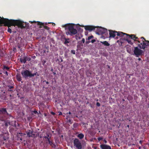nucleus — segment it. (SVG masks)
Segmentation results:
<instances>
[{
    "label": "nucleus",
    "mask_w": 149,
    "mask_h": 149,
    "mask_svg": "<svg viewBox=\"0 0 149 149\" xmlns=\"http://www.w3.org/2000/svg\"><path fill=\"white\" fill-rule=\"evenodd\" d=\"M3 18L7 19V21H6V22L1 24L0 26H1L2 24H4V25L5 26H8V32L10 33H11L12 32V30L9 28L11 26H17L18 27L21 29L25 28L26 26V23H24V22L20 20L9 19H8L4 18Z\"/></svg>",
    "instance_id": "obj_1"
},
{
    "label": "nucleus",
    "mask_w": 149,
    "mask_h": 149,
    "mask_svg": "<svg viewBox=\"0 0 149 149\" xmlns=\"http://www.w3.org/2000/svg\"><path fill=\"white\" fill-rule=\"evenodd\" d=\"M65 26L68 28V31L66 32V34L72 36L76 34L77 33V30L74 28L73 24H68L66 25Z\"/></svg>",
    "instance_id": "obj_2"
},
{
    "label": "nucleus",
    "mask_w": 149,
    "mask_h": 149,
    "mask_svg": "<svg viewBox=\"0 0 149 149\" xmlns=\"http://www.w3.org/2000/svg\"><path fill=\"white\" fill-rule=\"evenodd\" d=\"M21 74L23 77L26 78L28 77H34L37 75V72H36L32 74L29 70H26L21 72Z\"/></svg>",
    "instance_id": "obj_3"
},
{
    "label": "nucleus",
    "mask_w": 149,
    "mask_h": 149,
    "mask_svg": "<svg viewBox=\"0 0 149 149\" xmlns=\"http://www.w3.org/2000/svg\"><path fill=\"white\" fill-rule=\"evenodd\" d=\"M74 145L78 149H81L82 145L79 140L77 139H75L74 140Z\"/></svg>",
    "instance_id": "obj_4"
},
{
    "label": "nucleus",
    "mask_w": 149,
    "mask_h": 149,
    "mask_svg": "<svg viewBox=\"0 0 149 149\" xmlns=\"http://www.w3.org/2000/svg\"><path fill=\"white\" fill-rule=\"evenodd\" d=\"M149 45V42L148 41L146 40L145 42L143 41V42L141 43L138 45L139 47L141 49H144L146 46Z\"/></svg>",
    "instance_id": "obj_5"
},
{
    "label": "nucleus",
    "mask_w": 149,
    "mask_h": 149,
    "mask_svg": "<svg viewBox=\"0 0 149 149\" xmlns=\"http://www.w3.org/2000/svg\"><path fill=\"white\" fill-rule=\"evenodd\" d=\"M98 34L106 35L108 33L107 30V29L102 28V27H99L98 29V32L97 33Z\"/></svg>",
    "instance_id": "obj_6"
},
{
    "label": "nucleus",
    "mask_w": 149,
    "mask_h": 149,
    "mask_svg": "<svg viewBox=\"0 0 149 149\" xmlns=\"http://www.w3.org/2000/svg\"><path fill=\"white\" fill-rule=\"evenodd\" d=\"M134 52L135 55L136 57H138V56L141 55L142 53V50L139 49L137 47L134 48Z\"/></svg>",
    "instance_id": "obj_7"
},
{
    "label": "nucleus",
    "mask_w": 149,
    "mask_h": 149,
    "mask_svg": "<svg viewBox=\"0 0 149 149\" xmlns=\"http://www.w3.org/2000/svg\"><path fill=\"white\" fill-rule=\"evenodd\" d=\"M96 28V26L90 25L86 26H84V29L86 30L90 31L92 30H95Z\"/></svg>",
    "instance_id": "obj_8"
},
{
    "label": "nucleus",
    "mask_w": 149,
    "mask_h": 149,
    "mask_svg": "<svg viewBox=\"0 0 149 149\" xmlns=\"http://www.w3.org/2000/svg\"><path fill=\"white\" fill-rule=\"evenodd\" d=\"M26 132L27 136L29 137H36V134L33 133V131L32 130H28Z\"/></svg>",
    "instance_id": "obj_9"
},
{
    "label": "nucleus",
    "mask_w": 149,
    "mask_h": 149,
    "mask_svg": "<svg viewBox=\"0 0 149 149\" xmlns=\"http://www.w3.org/2000/svg\"><path fill=\"white\" fill-rule=\"evenodd\" d=\"M116 33L117 35L118 36H120L122 37H124V38H125L126 36H128V37H130V36L129 34L123 33L121 32H117Z\"/></svg>",
    "instance_id": "obj_10"
},
{
    "label": "nucleus",
    "mask_w": 149,
    "mask_h": 149,
    "mask_svg": "<svg viewBox=\"0 0 149 149\" xmlns=\"http://www.w3.org/2000/svg\"><path fill=\"white\" fill-rule=\"evenodd\" d=\"M109 38H114L116 36L117 31L109 30Z\"/></svg>",
    "instance_id": "obj_11"
},
{
    "label": "nucleus",
    "mask_w": 149,
    "mask_h": 149,
    "mask_svg": "<svg viewBox=\"0 0 149 149\" xmlns=\"http://www.w3.org/2000/svg\"><path fill=\"white\" fill-rule=\"evenodd\" d=\"M6 87L8 88H6L7 92H10L11 93L14 92V90L13 89L14 88V86L10 85H7Z\"/></svg>",
    "instance_id": "obj_12"
},
{
    "label": "nucleus",
    "mask_w": 149,
    "mask_h": 149,
    "mask_svg": "<svg viewBox=\"0 0 149 149\" xmlns=\"http://www.w3.org/2000/svg\"><path fill=\"white\" fill-rule=\"evenodd\" d=\"M7 114V115L9 114L7 112L6 109V108H2L0 109V114Z\"/></svg>",
    "instance_id": "obj_13"
},
{
    "label": "nucleus",
    "mask_w": 149,
    "mask_h": 149,
    "mask_svg": "<svg viewBox=\"0 0 149 149\" xmlns=\"http://www.w3.org/2000/svg\"><path fill=\"white\" fill-rule=\"evenodd\" d=\"M100 147L102 149H111L109 146L106 144H101L100 145Z\"/></svg>",
    "instance_id": "obj_14"
},
{
    "label": "nucleus",
    "mask_w": 149,
    "mask_h": 149,
    "mask_svg": "<svg viewBox=\"0 0 149 149\" xmlns=\"http://www.w3.org/2000/svg\"><path fill=\"white\" fill-rule=\"evenodd\" d=\"M37 24L38 25L40 26L39 27L40 28L42 27L41 26H43L44 27V28L47 30H49V27L47 26H44V23L41 22H37Z\"/></svg>",
    "instance_id": "obj_15"
},
{
    "label": "nucleus",
    "mask_w": 149,
    "mask_h": 149,
    "mask_svg": "<svg viewBox=\"0 0 149 149\" xmlns=\"http://www.w3.org/2000/svg\"><path fill=\"white\" fill-rule=\"evenodd\" d=\"M7 21V19L3 18V17H0V25L3 23L6 22Z\"/></svg>",
    "instance_id": "obj_16"
},
{
    "label": "nucleus",
    "mask_w": 149,
    "mask_h": 149,
    "mask_svg": "<svg viewBox=\"0 0 149 149\" xmlns=\"http://www.w3.org/2000/svg\"><path fill=\"white\" fill-rule=\"evenodd\" d=\"M129 36L130 37H128V36H127V37L128 38H130V39H132L134 40V39H138V37H136L134 35H129Z\"/></svg>",
    "instance_id": "obj_17"
},
{
    "label": "nucleus",
    "mask_w": 149,
    "mask_h": 149,
    "mask_svg": "<svg viewBox=\"0 0 149 149\" xmlns=\"http://www.w3.org/2000/svg\"><path fill=\"white\" fill-rule=\"evenodd\" d=\"M101 42L105 46H109L110 44L108 42L106 41H104L103 42Z\"/></svg>",
    "instance_id": "obj_18"
},
{
    "label": "nucleus",
    "mask_w": 149,
    "mask_h": 149,
    "mask_svg": "<svg viewBox=\"0 0 149 149\" xmlns=\"http://www.w3.org/2000/svg\"><path fill=\"white\" fill-rule=\"evenodd\" d=\"M77 136L80 139H82L84 138V135L82 133H80L77 135Z\"/></svg>",
    "instance_id": "obj_19"
},
{
    "label": "nucleus",
    "mask_w": 149,
    "mask_h": 149,
    "mask_svg": "<svg viewBox=\"0 0 149 149\" xmlns=\"http://www.w3.org/2000/svg\"><path fill=\"white\" fill-rule=\"evenodd\" d=\"M125 38V40H126V41H127V42H128L129 44H132V42L131 40L130 39V38H127V36H126Z\"/></svg>",
    "instance_id": "obj_20"
},
{
    "label": "nucleus",
    "mask_w": 149,
    "mask_h": 149,
    "mask_svg": "<svg viewBox=\"0 0 149 149\" xmlns=\"http://www.w3.org/2000/svg\"><path fill=\"white\" fill-rule=\"evenodd\" d=\"M16 78L18 81H20L22 80L21 77L19 75H17Z\"/></svg>",
    "instance_id": "obj_21"
},
{
    "label": "nucleus",
    "mask_w": 149,
    "mask_h": 149,
    "mask_svg": "<svg viewBox=\"0 0 149 149\" xmlns=\"http://www.w3.org/2000/svg\"><path fill=\"white\" fill-rule=\"evenodd\" d=\"M8 125H11V122L9 120H7L5 123V125L6 126H8Z\"/></svg>",
    "instance_id": "obj_22"
},
{
    "label": "nucleus",
    "mask_w": 149,
    "mask_h": 149,
    "mask_svg": "<svg viewBox=\"0 0 149 149\" xmlns=\"http://www.w3.org/2000/svg\"><path fill=\"white\" fill-rule=\"evenodd\" d=\"M20 61L22 63H25L26 62V60L25 59V57H24L22 58H20Z\"/></svg>",
    "instance_id": "obj_23"
},
{
    "label": "nucleus",
    "mask_w": 149,
    "mask_h": 149,
    "mask_svg": "<svg viewBox=\"0 0 149 149\" xmlns=\"http://www.w3.org/2000/svg\"><path fill=\"white\" fill-rule=\"evenodd\" d=\"M64 39L65 40L64 42L65 44H66L67 43H69V42L68 41V40H69V38L67 39L65 38Z\"/></svg>",
    "instance_id": "obj_24"
},
{
    "label": "nucleus",
    "mask_w": 149,
    "mask_h": 149,
    "mask_svg": "<svg viewBox=\"0 0 149 149\" xmlns=\"http://www.w3.org/2000/svg\"><path fill=\"white\" fill-rule=\"evenodd\" d=\"M26 60V61H29L31 60V58L29 57L28 56H25V57Z\"/></svg>",
    "instance_id": "obj_25"
},
{
    "label": "nucleus",
    "mask_w": 149,
    "mask_h": 149,
    "mask_svg": "<svg viewBox=\"0 0 149 149\" xmlns=\"http://www.w3.org/2000/svg\"><path fill=\"white\" fill-rule=\"evenodd\" d=\"M9 68L8 66H6L5 65H4L3 66V69L4 70V69H6L7 70H8L9 69Z\"/></svg>",
    "instance_id": "obj_26"
},
{
    "label": "nucleus",
    "mask_w": 149,
    "mask_h": 149,
    "mask_svg": "<svg viewBox=\"0 0 149 149\" xmlns=\"http://www.w3.org/2000/svg\"><path fill=\"white\" fill-rule=\"evenodd\" d=\"M53 141H50L48 142V143L50 146H52L53 143Z\"/></svg>",
    "instance_id": "obj_27"
},
{
    "label": "nucleus",
    "mask_w": 149,
    "mask_h": 149,
    "mask_svg": "<svg viewBox=\"0 0 149 149\" xmlns=\"http://www.w3.org/2000/svg\"><path fill=\"white\" fill-rule=\"evenodd\" d=\"M93 38V36L92 35H91L90 36H89L88 38V40H89L91 39L92 38Z\"/></svg>",
    "instance_id": "obj_28"
},
{
    "label": "nucleus",
    "mask_w": 149,
    "mask_h": 149,
    "mask_svg": "<svg viewBox=\"0 0 149 149\" xmlns=\"http://www.w3.org/2000/svg\"><path fill=\"white\" fill-rule=\"evenodd\" d=\"M50 137L49 138H48L47 139L45 140L46 143H47L48 142H49V141H50Z\"/></svg>",
    "instance_id": "obj_29"
},
{
    "label": "nucleus",
    "mask_w": 149,
    "mask_h": 149,
    "mask_svg": "<svg viewBox=\"0 0 149 149\" xmlns=\"http://www.w3.org/2000/svg\"><path fill=\"white\" fill-rule=\"evenodd\" d=\"M141 39H142V42H143H143H145L146 40V39L143 37H141Z\"/></svg>",
    "instance_id": "obj_30"
},
{
    "label": "nucleus",
    "mask_w": 149,
    "mask_h": 149,
    "mask_svg": "<svg viewBox=\"0 0 149 149\" xmlns=\"http://www.w3.org/2000/svg\"><path fill=\"white\" fill-rule=\"evenodd\" d=\"M75 51L74 50H72L71 51V53L72 54H75Z\"/></svg>",
    "instance_id": "obj_31"
},
{
    "label": "nucleus",
    "mask_w": 149,
    "mask_h": 149,
    "mask_svg": "<svg viewBox=\"0 0 149 149\" xmlns=\"http://www.w3.org/2000/svg\"><path fill=\"white\" fill-rule=\"evenodd\" d=\"M103 139V138L102 137H99L97 138L98 140L99 141H100L101 140H102Z\"/></svg>",
    "instance_id": "obj_32"
},
{
    "label": "nucleus",
    "mask_w": 149,
    "mask_h": 149,
    "mask_svg": "<svg viewBox=\"0 0 149 149\" xmlns=\"http://www.w3.org/2000/svg\"><path fill=\"white\" fill-rule=\"evenodd\" d=\"M96 105L97 106L99 107H100V104L99 102H97L96 103Z\"/></svg>",
    "instance_id": "obj_33"
},
{
    "label": "nucleus",
    "mask_w": 149,
    "mask_h": 149,
    "mask_svg": "<svg viewBox=\"0 0 149 149\" xmlns=\"http://www.w3.org/2000/svg\"><path fill=\"white\" fill-rule=\"evenodd\" d=\"M95 39H93V40H91V42L92 43H93L94 42H95Z\"/></svg>",
    "instance_id": "obj_34"
},
{
    "label": "nucleus",
    "mask_w": 149,
    "mask_h": 149,
    "mask_svg": "<svg viewBox=\"0 0 149 149\" xmlns=\"http://www.w3.org/2000/svg\"><path fill=\"white\" fill-rule=\"evenodd\" d=\"M33 112L35 113V114H36L38 113V112L36 110H34L33 111Z\"/></svg>",
    "instance_id": "obj_35"
},
{
    "label": "nucleus",
    "mask_w": 149,
    "mask_h": 149,
    "mask_svg": "<svg viewBox=\"0 0 149 149\" xmlns=\"http://www.w3.org/2000/svg\"><path fill=\"white\" fill-rule=\"evenodd\" d=\"M43 138L45 139H46V140L48 138L47 137V136H44Z\"/></svg>",
    "instance_id": "obj_36"
},
{
    "label": "nucleus",
    "mask_w": 149,
    "mask_h": 149,
    "mask_svg": "<svg viewBox=\"0 0 149 149\" xmlns=\"http://www.w3.org/2000/svg\"><path fill=\"white\" fill-rule=\"evenodd\" d=\"M46 82V84H49V82H48V81H46V80H45V81H43V82Z\"/></svg>",
    "instance_id": "obj_37"
},
{
    "label": "nucleus",
    "mask_w": 149,
    "mask_h": 149,
    "mask_svg": "<svg viewBox=\"0 0 149 149\" xmlns=\"http://www.w3.org/2000/svg\"><path fill=\"white\" fill-rule=\"evenodd\" d=\"M82 41L83 43H84L85 40L84 38H83L82 39Z\"/></svg>",
    "instance_id": "obj_38"
},
{
    "label": "nucleus",
    "mask_w": 149,
    "mask_h": 149,
    "mask_svg": "<svg viewBox=\"0 0 149 149\" xmlns=\"http://www.w3.org/2000/svg\"><path fill=\"white\" fill-rule=\"evenodd\" d=\"M51 114H52V115H55V113L54 112H51Z\"/></svg>",
    "instance_id": "obj_39"
},
{
    "label": "nucleus",
    "mask_w": 149,
    "mask_h": 149,
    "mask_svg": "<svg viewBox=\"0 0 149 149\" xmlns=\"http://www.w3.org/2000/svg\"><path fill=\"white\" fill-rule=\"evenodd\" d=\"M62 113L61 112H60L59 113V115L60 116L62 115Z\"/></svg>",
    "instance_id": "obj_40"
},
{
    "label": "nucleus",
    "mask_w": 149,
    "mask_h": 149,
    "mask_svg": "<svg viewBox=\"0 0 149 149\" xmlns=\"http://www.w3.org/2000/svg\"><path fill=\"white\" fill-rule=\"evenodd\" d=\"M52 146L53 147H55L56 146V145H55V144H54V143H53V145H52Z\"/></svg>",
    "instance_id": "obj_41"
},
{
    "label": "nucleus",
    "mask_w": 149,
    "mask_h": 149,
    "mask_svg": "<svg viewBox=\"0 0 149 149\" xmlns=\"http://www.w3.org/2000/svg\"><path fill=\"white\" fill-rule=\"evenodd\" d=\"M71 120L70 119H69L68 120V122H69L70 123V124H71Z\"/></svg>",
    "instance_id": "obj_42"
},
{
    "label": "nucleus",
    "mask_w": 149,
    "mask_h": 149,
    "mask_svg": "<svg viewBox=\"0 0 149 149\" xmlns=\"http://www.w3.org/2000/svg\"><path fill=\"white\" fill-rule=\"evenodd\" d=\"M90 42V41H86V43H87V44H88Z\"/></svg>",
    "instance_id": "obj_43"
},
{
    "label": "nucleus",
    "mask_w": 149,
    "mask_h": 149,
    "mask_svg": "<svg viewBox=\"0 0 149 149\" xmlns=\"http://www.w3.org/2000/svg\"><path fill=\"white\" fill-rule=\"evenodd\" d=\"M71 112L70 111H69L68 113H67V114H71Z\"/></svg>",
    "instance_id": "obj_44"
},
{
    "label": "nucleus",
    "mask_w": 149,
    "mask_h": 149,
    "mask_svg": "<svg viewBox=\"0 0 149 149\" xmlns=\"http://www.w3.org/2000/svg\"><path fill=\"white\" fill-rule=\"evenodd\" d=\"M6 74L7 75H8V72H7V71H6L5 72Z\"/></svg>",
    "instance_id": "obj_45"
},
{
    "label": "nucleus",
    "mask_w": 149,
    "mask_h": 149,
    "mask_svg": "<svg viewBox=\"0 0 149 149\" xmlns=\"http://www.w3.org/2000/svg\"><path fill=\"white\" fill-rule=\"evenodd\" d=\"M47 136V137L48 138H49V134H47V136Z\"/></svg>",
    "instance_id": "obj_46"
},
{
    "label": "nucleus",
    "mask_w": 149,
    "mask_h": 149,
    "mask_svg": "<svg viewBox=\"0 0 149 149\" xmlns=\"http://www.w3.org/2000/svg\"><path fill=\"white\" fill-rule=\"evenodd\" d=\"M52 23V25L53 26H55V23Z\"/></svg>",
    "instance_id": "obj_47"
},
{
    "label": "nucleus",
    "mask_w": 149,
    "mask_h": 149,
    "mask_svg": "<svg viewBox=\"0 0 149 149\" xmlns=\"http://www.w3.org/2000/svg\"><path fill=\"white\" fill-rule=\"evenodd\" d=\"M139 143H140V144H141L142 143V141H139Z\"/></svg>",
    "instance_id": "obj_48"
},
{
    "label": "nucleus",
    "mask_w": 149,
    "mask_h": 149,
    "mask_svg": "<svg viewBox=\"0 0 149 149\" xmlns=\"http://www.w3.org/2000/svg\"><path fill=\"white\" fill-rule=\"evenodd\" d=\"M53 73L54 75H55L56 74V73L55 72H53Z\"/></svg>",
    "instance_id": "obj_49"
},
{
    "label": "nucleus",
    "mask_w": 149,
    "mask_h": 149,
    "mask_svg": "<svg viewBox=\"0 0 149 149\" xmlns=\"http://www.w3.org/2000/svg\"><path fill=\"white\" fill-rule=\"evenodd\" d=\"M19 134H20L21 136H22L23 134L22 133H19Z\"/></svg>",
    "instance_id": "obj_50"
},
{
    "label": "nucleus",
    "mask_w": 149,
    "mask_h": 149,
    "mask_svg": "<svg viewBox=\"0 0 149 149\" xmlns=\"http://www.w3.org/2000/svg\"><path fill=\"white\" fill-rule=\"evenodd\" d=\"M104 141L105 143H107V141L106 140H104Z\"/></svg>",
    "instance_id": "obj_51"
},
{
    "label": "nucleus",
    "mask_w": 149,
    "mask_h": 149,
    "mask_svg": "<svg viewBox=\"0 0 149 149\" xmlns=\"http://www.w3.org/2000/svg\"><path fill=\"white\" fill-rule=\"evenodd\" d=\"M138 60H139V61H140V60H141V58H138Z\"/></svg>",
    "instance_id": "obj_52"
},
{
    "label": "nucleus",
    "mask_w": 149,
    "mask_h": 149,
    "mask_svg": "<svg viewBox=\"0 0 149 149\" xmlns=\"http://www.w3.org/2000/svg\"><path fill=\"white\" fill-rule=\"evenodd\" d=\"M127 126L128 128H129V125H127Z\"/></svg>",
    "instance_id": "obj_53"
},
{
    "label": "nucleus",
    "mask_w": 149,
    "mask_h": 149,
    "mask_svg": "<svg viewBox=\"0 0 149 149\" xmlns=\"http://www.w3.org/2000/svg\"><path fill=\"white\" fill-rule=\"evenodd\" d=\"M53 69H51V71L52 72V71H53Z\"/></svg>",
    "instance_id": "obj_54"
},
{
    "label": "nucleus",
    "mask_w": 149,
    "mask_h": 149,
    "mask_svg": "<svg viewBox=\"0 0 149 149\" xmlns=\"http://www.w3.org/2000/svg\"><path fill=\"white\" fill-rule=\"evenodd\" d=\"M46 61H45L44 62V63H46Z\"/></svg>",
    "instance_id": "obj_55"
},
{
    "label": "nucleus",
    "mask_w": 149,
    "mask_h": 149,
    "mask_svg": "<svg viewBox=\"0 0 149 149\" xmlns=\"http://www.w3.org/2000/svg\"><path fill=\"white\" fill-rule=\"evenodd\" d=\"M33 22H36L33 21V22H32L31 23H33Z\"/></svg>",
    "instance_id": "obj_56"
},
{
    "label": "nucleus",
    "mask_w": 149,
    "mask_h": 149,
    "mask_svg": "<svg viewBox=\"0 0 149 149\" xmlns=\"http://www.w3.org/2000/svg\"><path fill=\"white\" fill-rule=\"evenodd\" d=\"M98 101V99H97V100H96V101Z\"/></svg>",
    "instance_id": "obj_57"
},
{
    "label": "nucleus",
    "mask_w": 149,
    "mask_h": 149,
    "mask_svg": "<svg viewBox=\"0 0 149 149\" xmlns=\"http://www.w3.org/2000/svg\"><path fill=\"white\" fill-rule=\"evenodd\" d=\"M138 41V42H139V43L140 42L139 41Z\"/></svg>",
    "instance_id": "obj_58"
},
{
    "label": "nucleus",
    "mask_w": 149,
    "mask_h": 149,
    "mask_svg": "<svg viewBox=\"0 0 149 149\" xmlns=\"http://www.w3.org/2000/svg\"><path fill=\"white\" fill-rule=\"evenodd\" d=\"M20 139L21 140H22V138H20Z\"/></svg>",
    "instance_id": "obj_59"
},
{
    "label": "nucleus",
    "mask_w": 149,
    "mask_h": 149,
    "mask_svg": "<svg viewBox=\"0 0 149 149\" xmlns=\"http://www.w3.org/2000/svg\"><path fill=\"white\" fill-rule=\"evenodd\" d=\"M10 97L11 96V94H10Z\"/></svg>",
    "instance_id": "obj_60"
},
{
    "label": "nucleus",
    "mask_w": 149,
    "mask_h": 149,
    "mask_svg": "<svg viewBox=\"0 0 149 149\" xmlns=\"http://www.w3.org/2000/svg\"><path fill=\"white\" fill-rule=\"evenodd\" d=\"M51 23H52L51 22H49L48 23H49V24H51Z\"/></svg>",
    "instance_id": "obj_61"
},
{
    "label": "nucleus",
    "mask_w": 149,
    "mask_h": 149,
    "mask_svg": "<svg viewBox=\"0 0 149 149\" xmlns=\"http://www.w3.org/2000/svg\"><path fill=\"white\" fill-rule=\"evenodd\" d=\"M37 74V76H39L38 74Z\"/></svg>",
    "instance_id": "obj_62"
},
{
    "label": "nucleus",
    "mask_w": 149,
    "mask_h": 149,
    "mask_svg": "<svg viewBox=\"0 0 149 149\" xmlns=\"http://www.w3.org/2000/svg\"><path fill=\"white\" fill-rule=\"evenodd\" d=\"M123 101H125V100L124 99H123Z\"/></svg>",
    "instance_id": "obj_63"
},
{
    "label": "nucleus",
    "mask_w": 149,
    "mask_h": 149,
    "mask_svg": "<svg viewBox=\"0 0 149 149\" xmlns=\"http://www.w3.org/2000/svg\"><path fill=\"white\" fill-rule=\"evenodd\" d=\"M75 37H77V35H76Z\"/></svg>",
    "instance_id": "obj_64"
}]
</instances>
